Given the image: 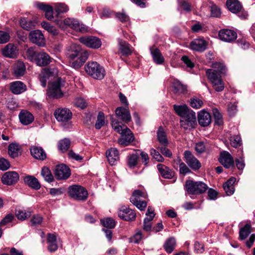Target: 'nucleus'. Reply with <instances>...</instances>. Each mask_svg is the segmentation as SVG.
I'll list each match as a JSON object with an SVG mask.
<instances>
[{
	"label": "nucleus",
	"instance_id": "nucleus-1",
	"mask_svg": "<svg viewBox=\"0 0 255 255\" xmlns=\"http://www.w3.org/2000/svg\"><path fill=\"white\" fill-rule=\"evenodd\" d=\"M212 68L206 70L207 76L213 89L217 92H221L225 88V84L222 79L221 74L225 73V67L221 63L216 62L212 64Z\"/></svg>",
	"mask_w": 255,
	"mask_h": 255
},
{
	"label": "nucleus",
	"instance_id": "nucleus-2",
	"mask_svg": "<svg viewBox=\"0 0 255 255\" xmlns=\"http://www.w3.org/2000/svg\"><path fill=\"white\" fill-rule=\"evenodd\" d=\"M68 57L73 60V67L77 69L82 65L88 57V53L81 49L80 46L76 44H72L69 48L67 53Z\"/></svg>",
	"mask_w": 255,
	"mask_h": 255
},
{
	"label": "nucleus",
	"instance_id": "nucleus-3",
	"mask_svg": "<svg viewBox=\"0 0 255 255\" xmlns=\"http://www.w3.org/2000/svg\"><path fill=\"white\" fill-rule=\"evenodd\" d=\"M113 128L121 134V138L118 139V143L123 146L129 145L134 140V136L131 130L127 126L122 125L116 120L112 119Z\"/></svg>",
	"mask_w": 255,
	"mask_h": 255
},
{
	"label": "nucleus",
	"instance_id": "nucleus-4",
	"mask_svg": "<svg viewBox=\"0 0 255 255\" xmlns=\"http://www.w3.org/2000/svg\"><path fill=\"white\" fill-rule=\"evenodd\" d=\"M86 72L92 78L95 79H102L105 75V71L97 62H88L85 66Z\"/></svg>",
	"mask_w": 255,
	"mask_h": 255
},
{
	"label": "nucleus",
	"instance_id": "nucleus-5",
	"mask_svg": "<svg viewBox=\"0 0 255 255\" xmlns=\"http://www.w3.org/2000/svg\"><path fill=\"white\" fill-rule=\"evenodd\" d=\"M65 82L61 78H57L55 80L49 84L47 91L48 96L52 98L58 99L63 97V92L62 90Z\"/></svg>",
	"mask_w": 255,
	"mask_h": 255
},
{
	"label": "nucleus",
	"instance_id": "nucleus-6",
	"mask_svg": "<svg viewBox=\"0 0 255 255\" xmlns=\"http://www.w3.org/2000/svg\"><path fill=\"white\" fill-rule=\"evenodd\" d=\"M208 189V186L201 181L187 180L185 184V190L190 195H197L204 193Z\"/></svg>",
	"mask_w": 255,
	"mask_h": 255
},
{
	"label": "nucleus",
	"instance_id": "nucleus-7",
	"mask_svg": "<svg viewBox=\"0 0 255 255\" xmlns=\"http://www.w3.org/2000/svg\"><path fill=\"white\" fill-rule=\"evenodd\" d=\"M55 23L63 29L68 26L81 32H86L88 30V28L85 25L80 23L78 20L71 18H67L64 20H55Z\"/></svg>",
	"mask_w": 255,
	"mask_h": 255
},
{
	"label": "nucleus",
	"instance_id": "nucleus-8",
	"mask_svg": "<svg viewBox=\"0 0 255 255\" xmlns=\"http://www.w3.org/2000/svg\"><path fill=\"white\" fill-rule=\"evenodd\" d=\"M68 194L71 198L80 201H84L88 197L87 190L78 185L70 186L68 189Z\"/></svg>",
	"mask_w": 255,
	"mask_h": 255
},
{
	"label": "nucleus",
	"instance_id": "nucleus-9",
	"mask_svg": "<svg viewBox=\"0 0 255 255\" xmlns=\"http://www.w3.org/2000/svg\"><path fill=\"white\" fill-rule=\"evenodd\" d=\"M54 116L58 122L66 124L72 118V114L67 108H59L55 111Z\"/></svg>",
	"mask_w": 255,
	"mask_h": 255
},
{
	"label": "nucleus",
	"instance_id": "nucleus-10",
	"mask_svg": "<svg viewBox=\"0 0 255 255\" xmlns=\"http://www.w3.org/2000/svg\"><path fill=\"white\" fill-rule=\"evenodd\" d=\"M208 44V41L203 38L200 37L191 41L189 48L193 51L202 52L207 49Z\"/></svg>",
	"mask_w": 255,
	"mask_h": 255
},
{
	"label": "nucleus",
	"instance_id": "nucleus-11",
	"mask_svg": "<svg viewBox=\"0 0 255 255\" xmlns=\"http://www.w3.org/2000/svg\"><path fill=\"white\" fill-rule=\"evenodd\" d=\"M118 214L121 219L127 221H133L136 217L134 211L125 206H123L119 209Z\"/></svg>",
	"mask_w": 255,
	"mask_h": 255
},
{
	"label": "nucleus",
	"instance_id": "nucleus-12",
	"mask_svg": "<svg viewBox=\"0 0 255 255\" xmlns=\"http://www.w3.org/2000/svg\"><path fill=\"white\" fill-rule=\"evenodd\" d=\"M79 41L87 47L92 48H98L101 46L100 40L94 36H83L79 38Z\"/></svg>",
	"mask_w": 255,
	"mask_h": 255
},
{
	"label": "nucleus",
	"instance_id": "nucleus-13",
	"mask_svg": "<svg viewBox=\"0 0 255 255\" xmlns=\"http://www.w3.org/2000/svg\"><path fill=\"white\" fill-rule=\"evenodd\" d=\"M145 215L146 217L143 220V229L144 231L149 232L152 230V221L155 216L153 208L149 206Z\"/></svg>",
	"mask_w": 255,
	"mask_h": 255
},
{
	"label": "nucleus",
	"instance_id": "nucleus-14",
	"mask_svg": "<svg viewBox=\"0 0 255 255\" xmlns=\"http://www.w3.org/2000/svg\"><path fill=\"white\" fill-rule=\"evenodd\" d=\"M218 35L221 40L227 42H231L237 37V34L235 31L228 29L220 30Z\"/></svg>",
	"mask_w": 255,
	"mask_h": 255
},
{
	"label": "nucleus",
	"instance_id": "nucleus-15",
	"mask_svg": "<svg viewBox=\"0 0 255 255\" xmlns=\"http://www.w3.org/2000/svg\"><path fill=\"white\" fill-rule=\"evenodd\" d=\"M184 154L186 163L192 169L196 170L201 167L200 162L192 154L190 151L186 150L184 152Z\"/></svg>",
	"mask_w": 255,
	"mask_h": 255
},
{
	"label": "nucleus",
	"instance_id": "nucleus-16",
	"mask_svg": "<svg viewBox=\"0 0 255 255\" xmlns=\"http://www.w3.org/2000/svg\"><path fill=\"white\" fill-rule=\"evenodd\" d=\"M30 40L33 43L43 46L45 45V39L42 32L38 30L32 31L29 33Z\"/></svg>",
	"mask_w": 255,
	"mask_h": 255
},
{
	"label": "nucleus",
	"instance_id": "nucleus-17",
	"mask_svg": "<svg viewBox=\"0 0 255 255\" xmlns=\"http://www.w3.org/2000/svg\"><path fill=\"white\" fill-rule=\"evenodd\" d=\"M58 70L57 69H45L39 75V80L42 87H45L47 84V80L51 77L57 75Z\"/></svg>",
	"mask_w": 255,
	"mask_h": 255
},
{
	"label": "nucleus",
	"instance_id": "nucleus-18",
	"mask_svg": "<svg viewBox=\"0 0 255 255\" xmlns=\"http://www.w3.org/2000/svg\"><path fill=\"white\" fill-rule=\"evenodd\" d=\"M220 162L226 168L232 167L234 161L232 155L227 151L222 152L219 159Z\"/></svg>",
	"mask_w": 255,
	"mask_h": 255
},
{
	"label": "nucleus",
	"instance_id": "nucleus-19",
	"mask_svg": "<svg viewBox=\"0 0 255 255\" xmlns=\"http://www.w3.org/2000/svg\"><path fill=\"white\" fill-rule=\"evenodd\" d=\"M37 6L39 9L45 11V16L47 19L54 21L55 22V20H60V19H54L53 16V9L51 6L43 3H38L37 4Z\"/></svg>",
	"mask_w": 255,
	"mask_h": 255
},
{
	"label": "nucleus",
	"instance_id": "nucleus-20",
	"mask_svg": "<svg viewBox=\"0 0 255 255\" xmlns=\"http://www.w3.org/2000/svg\"><path fill=\"white\" fill-rule=\"evenodd\" d=\"M51 59L47 53L41 52L37 53L35 62L39 66H45L51 62Z\"/></svg>",
	"mask_w": 255,
	"mask_h": 255
},
{
	"label": "nucleus",
	"instance_id": "nucleus-21",
	"mask_svg": "<svg viewBox=\"0 0 255 255\" xmlns=\"http://www.w3.org/2000/svg\"><path fill=\"white\" fill-rule=\"evenodd\" d=\"M115 113L119 119L128 123L131 119V116L128 110L124 107H118L115 111Z\"/></svg>",
	"mask_w": 255,
	"mask_h": 255
},
{
	"label": "nucleus",
	"instance_id": "nucleus-22",
	"mask_svg": "<svg viewBox=\"0 0 255 255\" xmlns=\"http://www.w3.org/2000/svg\"><path fill=\"white\" fill-rule=\"evenodd\" d=\"M18 53L17 46L13 44L9 43L2 50L3 56L6 57L13 58L16 57Z\"/></svg>",
	"mask_w": 255,
	"mask_h": 255
},
{
	"label": "nucleus",
	"instance_id": "nucleus-23",
	"mask_svg": "<svg viewBox=\"0 0 255 255\" xmlns=\"http://www.w3.org/2000/svg\"><path fill=\"white\" fill-rule=\"evenodd\" d=\"M106 157L111 165H116L119 159V151L115 148H111L106 151Z\"/></svg>",
	"mask_w": 255,
	"mask_h": 255
},
{
	"label": "nucleus",
	"instance_id": "nucleus-24",
	"mask_svg": "<svg viewBox=\"0 0 255 255\" xmlns=\"http://www.w3.org/2000/svg\"><path fill=\"white\" fill-rule=\"evenodd\" d=\"M30 150L31 155L36 159L43 160L46 158V154L41 147L33 145Z\"/></svg>",
	"mask_w": 255,
	"mask_h": 255
},
{
	"label": "nucleus",
	"instance_id": "nucleus-25",
	"mask_svg": "<svg viewBox=\"0 0 255 255\" xmlns=\"http://www.w3.org/2000/svg\"><path fill=\"white\" fill-rule=\"evenodd\" d=\"M198 122L202 127H206L211 123L210 114L205 111H202L198 114Z\"/></svg>",
	"mask_w": 255,
	"mask_h": 255
},
{
	"label": "nucleus",
	"instance_id": "nucleus-26",
	"mask_svg": "<svg viewBox=\"0 0 255 255\" xmlns=\"http://www.w3.org/2000/svg\"><path fill=\"white\" fill-rule=\"evenodd\" d=\"M19 119L22 124L28 125L33 121L34 117L28 111H21L19 114Z\"/></svg>",
	"mask_w": 255,
	"mask_h": 255
},
{
	"label": "nucleus",
	"instance_id": "nucleus-27",
	"mask_svg": "<svg viewBox=\"0 0 255 255\" xmlns=\"http://www.w3.org/2000/svg\"><path fill=\"white\" fill-rule=\"evenodd\" d=\"M10 91L14 94H19L26 90V86L20 81H15L10 84Z\"/></svg>",
	"mask_w": 255,
	"mask_h": 255
},
{
	"label": "nucleus",
	"instance_id": "nucleus-28",
	"mask_svg": "<svg viewBox=\"0 0 255 255\" xmlns=\"http://www.w3.org/2000/svg\"><path fill=\"white\" fill-rule=\"evenodd\" d=\"M48 250L51 252H55L58 249V244L56 236L53 234H48L47 237Z\"/></svg>",
	"mask_w": 255,
	"mask_h": 255
},
{
	"label": "nucleus",
	"instance_id": "nucleus-29",
	"mask_svg": "<svg viewBox=\"0 0 255 255\" xmlns=\"http://www.w3.org/2000/svg\"><path fill=\"white\" fill-rule=\"evenodd\" d=\"M119 51L125 56L130 55L133 51L132 47L127 42L122 40H119Z\"/></svg>",
	"mask_w": 255,
	"mask_h": 255
},
{
	"label": "nucleus",
	"instance_id": "nucleus-30",
	"mask_svg": "<svg viewBox=\"0 0 255 255\" xmlns=\"http://www.w3.org/2000/svg\"><path fill=\"white\" fill-rule=\"evenodd\" d=\"M21 148L16 143L9 144L8 148V155L12 158H15L21 154Z\"/></svg>",
	"mask_w": 255,
	"mask_h": 255
},
{
	"label": "nucleus",
	"instance_id": "nucleus-31",
	"mask_svg": "<svg viewBox=\"0 0 255 255\" xmlns=\"http://www.w3.org/2000/svg\"><path fill=\"white\" fill-rule=\"evenodd\" d=\"M226 4L229 10L235 13L240 12L242 8L238 0H227Z\"/></svg>",
	"mask_w": 255,
	"mask_h": 255
},
{
	"label": "nucleus",
	"instance_id": "nucleus-32",
	"mask_svg": "<svg viewBox=\"0 0 255 255\" xmlns=\"http://www.w3.org/2000/svg\"><path fill=\"white\" fill-rule=\"evenodd\" d=\"M236 181V178L232 176L224 185L223 188L227 195H232L235 191L234 184Z\"/></svg>",
	"mask_w": 255,
	"mask_h": 255
},
{
	"label": "nucleus",
	"instance_id": "nucleus-33",
	"mask_svg": "<svg viewBox=\"0 0 255 255\" xmlns=\"http://www.w3.org/2000/svg\"><path fill=\"white\" fill-rule=\"evenodd\" d=\"M71 170L68 166L64 164L56 166L55 175H70Z\"/></svg>",
	"mask_w": 255,
	"mask_h": 255
},
{
	"label": "nucleus",
	"instance_id": "nucleus-34",
	"mask_svg": "<svg viewBox=\"0 0 255 255\" xmlns=\"http://www.w3.org/2000/svg\"><path fill=\"white\" fill-rule=\"evenodd\" d=\"M150 52L154 62L157 64H161L163 63L164 58L158 49L150 48Z\"/></svg>",
	"mask_w": 255,
	"mask_h": 255
},
{
	"label": "nucleus",
	"instance_id": "nucleus-35",
	"mask_svg": "<svg viewBox=\"0 0 255 255\" xmlns=\"http://www.w3.org/2000/svg\"><path fill=\"white\" fill-rule=\"evenodd\" d=\"M24 182L30 187L38 189L40 187V184L38 180L34 176H25Z\"/></svg>",
	"mask_w": 255,
	"mask_h": 255
},
{
	"label": "nucleus",
	"instance_id": "nucleus-36",
	"mask_svg": "<svg viewBox=\"0 0 255 255\" xmlns=\"http://www.w3.org/2000/svg\"><path fill=\"white\" fill-rule=\"evenodd\" d=\"M157 137L158 141L163 146H167L168 142L166 134L162 127H159L157 132Z\"/></svg>",
	"mask_w": 255,
	"mask_h": 255
},
{
	"label": "nucleus",
	"instance_id": "nucleus-37",
	"mask_svg": "<svg viewBox=\"0 0 255 255\" xmlns=\"http://www.w3.org/2000/svg\"><path fill=\"white\" fill-rule=\"evenodd\" d=\"M176 246L175 239L173 237L168 238L164 245V248L168 253H171Z\"/></svg>",
	"mask_w": 255,
	"mask_h": 255
},
{
	"label": "nucleus",
	"instance_id": "nucleus-38",
	"mask_svg": "<svg viewBox=\"0 0 255 255\" xmlns=\"http://www.w3.org/2000/svg\"><path fill=\"white\" fill-rule=\"evenodd\" d=\"M182 119L188 121L189 126H194L196 123V114L193 111L189 109L186 114Z\"/></svg>",
	"mask_w": 255,
	"mask_h": 255
},
{
	"label": "nucleus",
	"instance_id": "nucleus-39",
	"mask_svg": "<svg viewBox=\"0 0 255 255\" xmlns=\"http://www.w3.org/2000/svg\"><path fill=\"white\" fill-rule=\"evenodd\" d=\"M19 22L21 27L26 30H29L35 26V22L34 21L28 20L25 18H21Z\"/></svg>",
	"mask_w": 255,
	"mask_h": 255
},
{
	"label": "nucleus",
	"instance_id": "nucleus-40",
	"mask_svg": "<svg viewBox=\"0 0 255 255\" xmlns=\"http://www.w3.org/2000/svg\"><path fill=\"white\" fill-rule=\"evenodd\" d=\"M174 109L176 113L180 116L182 118L183 116H185L188 112L189 109L188 107L185 105H174Z\"/></svg>",
	"mask_w": 255,
	"mask_h": 255
},
{
	"label": "nucleus",
	"instance_id": "nucleus-41",
	"mask_svg": "<svg viewBox=\"0 0 255 255\" xmlns=\"http://www.w3.org/2000/svg\"><path fill=\"white\" fill-rule=\"evenodd\" d=\"M25 72V66L23 62L18 61L15 65L14 73L16 76H20L24 75Z\"/></svg>",
	"mask_w": 255,
	"mask_h": 255
},
{
	"label": "nucleus",
	"instance_id": "nucleus-42",
	"mask_svg": "<svg viewBox=\"0 0 255 255\" xmlns=\"http://www.w3.org/2000/svg\"><path fill=\"white\" fill-rule=\"evenodd\" d=\"M42 27L53 35H56L58 34L59 31L53 26L46 21H43L41 23Z\"/></svg>",
	"mask_w": 255,
	"mask_h": 255
},
{
	"label": "nucleus",
	"instance_id": "nucleus-43",
	"mask_svg": "<svg viewBox=\"0 0 255 255\" xmlns=\"http://www.w3.org/2000/svg\"><path fill=\"white\" fill-rule=\"evenodd\" d=\"M19 179V176H1V182L3 184L11 185Z\"/></svg>",
	"mask_w": 255,
	"mask_h": 255
},
{
	"label": "nucleus",
	"instance_id": "nucleus-44",
	"mask_svg": "<svg viewBox=\"0 0 255 255\" xmlns=\"http://www.w3.org/2000/svg\"><path fill=\"white\" fill-rule=\"evenodd\" d=\"M251 226L249 224H246L243 228L240 229L239 235L240 239L241 240L246 239L247 237L251 233Z\"/></svg>",
	"mask_w": 255,
	"mask_h": 255
},
{
	"label": "nucleus",
	"instance_id": "nucleus-45",
	"mask_svg": "<svg viewBox=\"0 0 255 255\" xmlns=\"http://www.w3.org/2000/svg\"><path fill=\"white\" fill-rule=\"evenodd\" d=\"M54 9L56 12V15L58 17L60 13H65L68 11L69 8L68 6L64 3H58L55 4Z\"/></svg>",
	"mask_w": 255,
	"mask_h": 255
},
{
	"label": "nucleus",
	"instance_id": "nucleus-46",
	"mask_svg": "<svg viewBox=\"0 0 255 255\" xmlns=\"http://www.w3.org/2000/svg\"><path fill=\"white\" fill-rule=\"evenodd\" d=\"M173 88L175 93H182L186 90V86L182 85L178 81H175L173 82Z\"/></svg>",
	"mask_w": 255,
	"mask_h": 255
},
{
	"label": "nucleus",
	"instance_id": "nucleus-47",
	"mask_svg": "<svg viewBox=\"0 0 255 255\" xmlns=\"http://www.w3.org/2000/svg\"><path fill=\"white\" fill-rule=\"evenodd\" d=\"M105 116L103 112H100L97 117V120L95 124V128L100 129L105 125Z\"/></svg>",
	"mask_w": 255,
	"mask_h": 255
},
{
	"label": "nucleus",
	"instance_id": "nucleus-48",
	"mask_svg": "<svg viewBox=\"0 0 255 255\" xmlns=\"http://www.w3.org/2000/svg\"><path fill=\"white\" fill-rule=\"evenodd\" d=\"M37 53L32 47H30L27 49L25 53L27 59L32 62H35L37 57Z\"/></svg>",
	"mask_w": 255,
	"mask_h": 255
},
{
	"label": "nucleus",
	"instance_id": "nucleus-49",
	"mask_svg": "<svg viewBox=\"0 0 255 255\" xmlns=\"http://www.w3.org/2000/svg\"><path fill=\"white\" fill-rule=\"evenodd\" d=\"M31 215L30 211H27L22 210H18L16 211V216L18 219L20 220H24L26 218L29 217Z\"/></svg>",
	"mask_w": 255,
	"mask_h": 255
},
{
	"label": "nucleus",
	"instance_id": "nucleus-50",
	"mask_svg": "<svg viewBox=\"0 0 255 255\" xmlns=\"http://www.w3.org/2000/svg\"><path fill=\"white\" fill-rule=\"evenodd\" d=\"M70 145V141L68 138H65L61 140L59 142V148L62 152H65L68 150Z\"/></svg>",
	"mask_w": 255,
	"mask_h": 255
},
{
	"label": "nucleus",
	"instance_id": "nucleus-51",
	"mask_svg": "<svg viewBox=\"0 0 255 255\" xmlns=\"http://www.w3.org/2000/svg\"><path fill=\"white\" fill-rule=\"evenodd\" d=\"M140 197L145 198L146 195L140 190H135L130 198V201L131 203H135V202H136V200H139Z\"/></svg>",
	"mask_w": 255,
	"mask_h": 255
},
{
	"label": "nucleus",
	"instance_id": "nucleus-52",
	"mask_svg": "<svg viewBox=\"0 0 255 255\" xmlns=\"http://www.w3.org/2000/svg\"><path fill=\"white\" fill-rule=\"evenodd\" d=\"M150 153L151 156L158 162H163L164 160V158L159 153L158 151H156L154 148H151L150 150Z\"/></svg>",
	"mask_w": 255,
	"mask_h": 255
},
{
	"label": "nucleus",
	"instance_id": "nucleus-53",
	"mask_svg": "<svg viewBox=\"0 0 255 255\" xmlns=\"http://www.w3.org/2000/svg\"><path fill=\"white\" fill-rule=\"evenodd\" d=\"M101 222L103 226L107 228H113L116 225L115 221L110 218L101 220Z\"/></svg>",
	"mask_w": 255,
	"mask_h": 255
},
{
	"label": "nucleus",
	"instance_id": "nucleus-54",
	"mask_svg": "<svg viewBox=\"0 0 255 255\" xmlns=\"http://www.w3.org/2000/svg\"><path fill=\"white\" fill-rule=\"evenodd\" d=\"M138 156L137 154H133L128 156V164L129 167L132 168L134 167L137 163Z\"/></svg>",
	"mask_w": 255,
	"mask_h": 255
},
{
	"label": "nucleus",
	"instance_id": "nucleus-55",
	"mask_svg": "<svg viewBox=\"0 0 255 255\" xmlns=\"http://www.w3.org/2000/svg\"><path fill=\"white\" fill-rule=\"evenodd\" d=\"M157 168L161 175H169L170 174L169 168L164 164H158Z\"/></svg>",
	"mask_w": 255,
	"mask_h": 255
},
{
	"label": "nucleus",
	"instance_id": "nucleus-56",
	"mask_svg": "<svg viewBox=\"0 0 255 255\" xmlns=\"http://www.w3.org/2000/svg\"><path fill=\"white\" fill-rule=\"evenodd\" d=\"M99 14L101 18L105 19L110 17L113 14V11L109 8L105 7L101 12L99 11Z\"/></svg>",
	"mask_w": 255,
	"mask_h": 255
},
{
	"label": "nucleus",
	"instance_id": "nucleus-57",
	"mask_svg": "<svg viewBox=\"0 0 255 255\" xmlns=\"http://www.w3.org/2000/svg\"><path fill=\"white\" fill-rule=\"evenodd\" d=\"M213 114L215 119V123L218 125H221L222 124V116L221 113L217 109H214L213 110Z\"/></svg>",
	"mask_w": 255,
	"mask_h": 255
},
{
	"label": "nucleus",
	"instance_id": "nucleus-58",
	"mask_svg": "<svg viewBox=\"0 0 255 255\" xmlns=\"http://www.w3.org/2000/svg\"><path fill=\"white\" fill-rule=\"evenodd\" d=\"M230 142L233 147H237L241 144V138L239 135H234L230 137Z\"/></svg>",
	"mask_w": 255,
	"mask_h": 255
},
{
	"label": "nucleus",
	"instance_id": "nucleus-59",
	"mask_svg": "<svg viewBox=\"0 0 255 255\" xmlns=\"http://www.w3.org/2000/svg\"><path fill=\"white\" fill-rule=\"evenodd\" d=\"M177 161L179 163V171L180 174H185L190 172V170L184 162H180L181 159L178 158Z\"/></svg>",
	"mask_w": 255,
	"mask_h": 255
},
{
	"label": "nucleus",
	"instance_id": "nucleus-60",
	"mask_svg": "<svg viewBox=\"0 0 255 255\" xmlns=\"http://www.w3.org/2000/svg\"><path fill=\"white\" fill-rule=\"evenodd\" d=\"M203 102L199 99H192L190 101V105L192 108L196 109L200 108L203 105Z\"/></svg>",
	"mask_w": 255,
	"mask_h": 255
},
{
	"label": "nucleus",
	"instance_id": "nucleus-61",
	"mask_svg": "<svg viewBox=\"0 0 255 255\" xmlns=\"http://www.w3.org/2000/svg\"><path fill=\"white\" fill-rule=\"evenodd\" d=\"M10 38L8 32L0 31V43H5L8 41Z\"/></svg>",
	"mask_w": 255,
	"mask_h": 255
},
{
	"label": "nucleus",
	"instance_id": "nucleus-62",
	"mask_svg": "<svg viewBox=\"0 0 255 255\" xmlns=\"http://www.w3.org/2000/svg\"><path fill=\"white\" fill-rule=\"evenodd\" d=\"M75 105L81 109H84L86 107V103L85 100L82 98H77L75 100Z\"/></svg>",
	"mask_w": 255,
	"mask_h": 255
},
{
	"label": "nucleus",
	"instance_id": "nucleus-63",
	"mask_svg": "<svg viewBox=\"0 0 255 255\" xmlns=\"http://www.w3.org/2000/svg\"><path fill=\"white\" fill-rule=\"evenodd\" d=\"M10 166L9 163L4 158H0V169L1 170H7Z\"/></svg>",
	"mask_w": 255,
	"mask_h": 255
},
{
	"label": "nucleus",
	"instance_id": "nucleus-64",
	"mask_svg": "<svg viewBox=\"0 0 255 255\" xmlns=\"http://www.w3.org/2000/svg\"><path fill=\"white\" fill-rule=\"evenodd\" d=\"M211 14L213 17H219L221 14L220 8L215 5H212L211 7Z\"/></svg>",
	"mask_w": 255,
	"mask_h": 255
}]
</instances>
